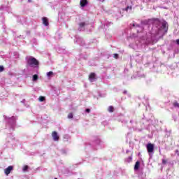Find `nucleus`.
Segmentation results:
<instances>
[{
  "mask_svg": "<svg viewBox=\"0 0 179 179\" xmlns=\"http://www.w3.org/2000/svg\"><path fill=\"white\" fill-rule=\"evenodd\" d=\"M6 121H7L6 128L10 129V131H15V127H16V117H8L6 116H3Z\"/></svg>",
  "mask_w": 179,
  "mask_h": 179,
  "instance_id": "f257e3e1",
  "label": "nucleus"
},
{
  "mask_svg": "<svg viewBox=\"0 0 179 179\" xmlns=\"http://www.w3.org/2000/svg\"><path fill=\"white\" fill-rule=\"evenodd\" d=\"M27 65L31 66V68H38V61L37 59L34 58L32 56H27L26 57Z\"/></svg>",
  "mask_w": 179,
  "mask_h": 179,
  "instance_id": "f03ea898",
  "label": "nucleus"
},
{
  "mask_svg": "<svg viewBox=\"0 0 179 179\" xmlns=\"http://www.w3.org/2000/svg\"><path fill=\"white\" fill-rule=\"evenodd\" d=\"M148 153L150 155V153H153L155 151V144H152V143H149L146 145Z\"/></svg>",
  "mask_w": 179,
  "mask_h": 179,
  "instance_id": "7ed1b4c3",
  "label": "nucleus"
},
{
  "mask_svg": "<svg viewBox=\"0 0 179 179\" xmlns=\"http://www.w3.org/2000/svg\"><path fill=\"white\" fill-rule=\"evenodd\" d=\"M163 31V34H166L169 30V26H167V22H163L160 29H159V31Z\"/></svg>",
  "mask_w": 179,
  "mask_h": 179,
  "instance_id": "20e7f679",
  "label": "nucleus"
},
{
  "mask_svg": "<svg viewBox=\"0 0 179 179\" xmlns=\"http://www.w3.org/2000/svg\"><path fill=\"white\" fill-rule=\"evenodd\" d=\"M52 137L55 142H58L59 141V136H58V133L57 131H53L52 133Z\"/></svg>",
  "mask_w": 179,
  "mask_h": 179,
  "instance_id": "39448f33",
  "label": "nucleus"
},
{
  "mask_svg": "<svg viewBox=\"0 0 179 179\" xmlns=\"http://www.w3.org/2000/svg\"><path fill=\"white\" fill-rule=\"evenodd\" d=\"M76 43L80 44L81 46L85 45V41L83 40V38H82L79 36H76Z\"/></svg>",
  "mask_w": 179,
  "mask_h": 179,
  "instance_id": "423d86ee",
  "label": "nucleus"
},
{
  "mask_svg": "<svg viewBox=\"0 0 179 179\" xmlns=\"http://www.w3.org/2000/svg\"><path fill=\"white\" fill-rule=\"evenodd\" d=\"M12 170H13V166H9L8 168H6L4 170V173L6 176H9V174H10V171H12Z\"/></svg>",
  "mask_w": 179,
  "mask_h": 179,
  "instance_id": "0eeeda50",
  "label": "nucleus"
},
{
  "mask_svg": "<svg viewBox=\"0 0 179 179\" xmlns=\"http://www.w3.org/2000/svg\"><path fill=\"white\" fill-rule=\"evenodd\" d=\"M89 80L90 82H94L96 81V73H91L89 76Z\"/></svg>",
  "mask_w": 179,
  "mask_h": 179,
  "instance_id": "6e6552de",
  "label": "nucleus"
},
{
  "mask_svg": "<svg viewBox=\"0 0 179 179\" xmlns=\"http://www.w3.org/2000/svg\"><path fill=\"white\" fill-rule=\"evenodd\" d=\"M87 25L86 22H80L79 24V31H83V30H85V27Z\"/></svg>",
  "mask_w": 179,
  "mask_h": 179,
  "instance_id": "1a4fd4ad",
  "label": "nucleus"
},
{
  "mask_svg": "<svg viewBox=\"0 0 179 179\" xmlns=\"http://www.w3.org/2000/svg\"><path fill=\"white\" fill-rule=\"evenodd\" d=\"M46 76L48 78V79H51V78L55 76V73L52 71H49L46 73Z\"/></svg>",
  "mask_w": 179,
  "mask_h": 179,
  "instance_id": "9d476101",
  "label": "nucleus"
},
{
  "mask_svg": "<svg viewBox=\"0 0 179 179\" xmlns=\"http://www.w3.org/2000/svg\"><path fill=\"white\" fill-rule=\"evenodd\" d=\"M87 4V0H80V5L82 6V8H85L86 5Z\"/></svg>",
  "mask_w": 179,
  "mask_h": 179,
  "instance_id": "9b49d317",
  "label": "nucleus"
},
{
  "mask_svg": "<svg viewBox=\"0 0 179 179\" xmlns=\"http://www.w3.org/2000/svg\"><path fill=\"white\" fill-rule=\"evenodd\" d=\"M43 20V24H44V26H48L49 23H48V19L45 17H43L42 18Z\"/></svg>",
  "mask_w": 179,
  "mask_h": 179,
  "instance_id": "f8f14e48",
  "label": "nucleus"
},
{
  "mask_svg": "<svg viewBox=\"0 0 179 179\" xmlns=\"http://www.w3.org/2000/svg\"><path fill=\"white\" fill-rule=\"evenodd\" d=\"M139 162H136L134 166V170H139Z\"/></svg>",
  "mask_w": 179,
  "mask_h": 179,
  "instance_id": "ddd939ff",
  "label": "nucleus"
},
{
  "mask_svg": "<svg viewBox=\"0 0 179 179\" xmlns=\"http://www.w3.org/2000/svg\"><path fill=\"white\" fill-rule=\"evenodd\" d=\"M37 79H38V76L37 74L34 75L32 80H34V82H36V80H37Z\"/></svg>",
  "mask_w": 179,
  "mask_h": 179,
  "instance_id": "4468645a",
  "label": "nucleus"
},
{
  "mask_svg": "<svg viewBox=\"0 0 179 179\" xmlns=\"http://www.w3.org/2000/svg\"><path fill=\"white\" fill-rule=\"evenodd\" d=\"M28 169H29V166L26 165L23 167L22 171H24V172L27 171Z\"/></svg>",
  "mask_w": 179,
  "mask_h": 179,
  "instance_id": "2eb2a0df",
  "label": "nucleus"
},
{
  "mask_svg": "<svg viewBox=\"0 0 179 179\" xmlns=\"http://www.w3.org/2000/svg\"><path fill=\"white\" fill-rule=\"evenodd\" d=\"M173 106L179 108V103L177 101L173 102Z\"/></svg>",
  "mask_w": 179,
  "mask_h": 179,
  "instance_id": "dca6fc26",
  "label": "nucleus"
},
{
  "mask_svg": "<svg viewBox=\"0 0 179 179\" xmlns=\"http://www.w3.org/2000/svg\"><path fill=\"white\" fill-rule=\"evenodd\" d=\"M39 101L42 102L44 101V100H45V97L44 96H40L38 99Z\"/></svg>",
  "mask_w": 179,
  "mask_h": 179,
  "instance_id": "f3484780",
  "label": "nucleus"
},
{
  "mask_svg": "<svg viewBox=\"0 0 179 179\" xmlns=\"http://www.w3.org/2000/svg\"><path fill=\"white\" fill-rule=\"evenodd\" d=\"M68 118H69V120H72V118H73V114L69 113V114L68 115Z\"/></svg>",
  "mask_w": 179,
  "mask_h": 179,
  "instance_id": "a211bd4d",
  "label": "nucleus"
},
{
  "mask_svg": "<svg viewBox=\"0 0 179 179\" xmlns=\"http://www.w3.org/2000/svg\"><path fill=\"white\" fill-rule=\"evenodd\" d=\"M120 57V55L117 53L113 55V58H115V59H118V58Z\"/></svg>",
  "mask_w": 179,
  "mask_h": 179,
  "instance_id": "6ab92c4d",
  "label": "nucleus"
},
{
  "mask_svg": "<svg viewBox=\"0 0 179 179\" xmlns=\"http://www.w3.org/2000/svg\"><path fill=\"white\" fill-rule=\"evenodd\" d=\"M108 111L109 113H113V106H109V108H108Z\"/></svg>",
  "mask_w": 179,
  "mask_h": 179,
  "instance_id": "aec40b11",
  "label": "nucleus"
},
{
  "mask_svg": "<svg viewBox=\"0 0 179 179\" xmlns=\"http://www.w3.org/2000/svg\"><path fill=\"white\" fill-rule=\"evenodd\" d=\"M128 9L131 10V9H132V7H131V6H128L125 9H124V10H126V12H128Z\"/></svg>",
  "mask_w": 179,
  "mask_h": 179,
  "instance_id": "412c9836",
  "label": "nucleus"
},
{
  "mask_svg": "<svg viewBox=\"0 0 179 179\" xmlns=\"http://www.w3.org/2000/svg\"><path fill=\"white\" fill-rule=\"evenodd\" d=\"M162 164H167V160L162 159Z\"/></svg>",
  "mask_w": 179,
  "mask_h": 179,
  "instance_id": "4be33fe9",
  "label": "nucleus"
},
{
  "mask_svg": "<svg viewBox=\"0 0 179 179\" xmlns=\"http://www.w3.org/2000/svg\"><path fill=\"white\" fill-rule=\"evenodd\" d=\"M0 72H3V67L0 66Z\"/></svg>",
  "mask_w": 179,
  "mask_h": 179,
  "instance_id": "5701e85b",
  "label": "nucleus"
},
{
  "mask_svg": "<svg viewBox=\"0 0 179 179\" xmlns=\"http://www.w3.org/2000/svg\"><path fill=\"white\" fill-rule=\"evenodd\" d=\"M85 111H86V113H90V109L87 108V109L85 110Z\"/></svg>",
  "mask_w": 179,
  "mask_h": 179,
  "instance_id": "b1692460",
  "label": "nucleus"
},
{
  "mask_svg": "<svg viewBox=\"0 0 179 179\" xmlns=\"http://www.w3.org/2000/svg\"><path fill=\"white\" fill-rule=\"evenodd\" d=\"M176 44H178V45H179V39L176 40Z\"/></svg>",
  "mask_w": 179,
  "mask_h": 179,
  "instance_id": "393cba45",
  "label": "nucleus"
},
{
  "mask_svg": "<svg viewBox=\"0 0 179 179\" xmlns=\"http://www.w3.org/2000/svg\"><path fill=\"white\" fill-rule=\"evenodd\" d=\"M129 160L132 161V157H129Z\"/></svg>",
  "mask_w": 179,
  "mask_h": 179,
  "instance_id": "a878e982",
  "label": "nucleus"
},
{
  "mask_svg": "<svg viewBox=\"0 0 179 179\" xmlns=\"http://www.w3.org/2000/svg\"><path fill=\"white\" fill-rule=\"evenodd\" d=\"M99 2H104V0H98Z\"/></svg>",
  "mask_w": 179,
  "mask_h": 179,
  "instance_id": "bb28decb",
  "label": "nucleus"
},
{
  "mask_svg": "<svg viewBox=\"0 0 179 179\" xmlns=\"http://www.w3.org/2000/svg\"><path fill=\"white\" fill-rule=\"evenodd\" d=\"M124 94H127V91H124Z\"/></svg>",
  "mask_w": 179,
  "mask_h": 179,
  "instance_id": "cd10ccee",
  "label": "nucleus"
},
{
  "mask_svg": "<svg viewBox=\"0 0 179 179\" xmlns=\"http://www.w3.org/2000/svg\"><path fill=\"white\" fill-rule=\"evenodd\" d=\"M24 101H26V100L24 99L23 101H21V103H24Z\"/></svg>",
  "mask_w": 179,
  "mask_h": 179,
  "instance_id": "c85d7f7f",
  "label": "nucleus"
},
{
  "mask_svg": "<svg viewBox=\"0 0 179 179\" xmlns=\"http://www.w3.org/2000/svg\"><path fill=\"white\" fill-rule=\"evenodd\" d=\"M28 2H31V0H28Z\"/></svg>",
  "mask_w": 179,
  "mask_h": 179,
  "instance_id": "c756f323",
  "label": "nucleus"
},
{
  "mask_svg": "<svg viewBox=\"0 0 179 179\" xmlns=\"http://www.w3.org/2000/svg\"><path fill=\"white\" fill-rule=\"evenodd\" d=\"M55 179H57V178H55Z\"/></svg>",
  "mask_w": 179,
  "mask_h": 179,
  "instance_id": "7c9ffc66",
  "label": "nucleus"
}]
</instances>
